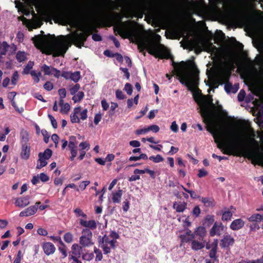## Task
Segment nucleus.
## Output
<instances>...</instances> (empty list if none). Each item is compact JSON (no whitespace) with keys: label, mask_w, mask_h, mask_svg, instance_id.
Masks as SVG:
<instances>
[{"label":"nucleus","mask_w":263,"mask_h":263,"mask_svg":"<svg viewBox=\"0 0 263 263\" xmlns=\"http://www.w3.org/2000/svg\"><path fill=\"white\" fill-rule=\"evenodd\" d=\"M179 238L182 243H187L192 241L194 239L193 236H190L184 234H181L179 235Z\"/></svg>","instance_id":"58836bf2"},{"label":"nucleus","mask_w":263,"mask_h":263,"mask_svg":"<svg viewBox=\"0 0 263 263\" xmlns=\"http://www.w3.org/2000/svg\"><path fill=\"white\" fill-rule=\"evenodd\" d=\"M70 109V105L68 103H65L64 105H63L61 107V112L62 113L63 112H64V113L67 114L69 111Z\"/></svg>","instance_id":"e2e57ef3"},{"label":"nucleus","mask_w":263,"mask_h":263,"mask_svg":"<svg viewBox=\"0 0 263 263\" xmlns=\"http://www.w3.org/2000/svg\"><path fill=\"white\" fill-rule=\"evenodd\" d=\"M48 117L51 121L52 127L54 128H57L58 127V124L54 118L51 115L49 114L48 115Z\"/></svg>","instance_id":"0e129e2a"},{"label":"nucleus","mask_w":263,"mask_h":263,"mask_svg":"<svg viewBox=\"0 0 263 263\" xmlns=\"http://www.w3.org/2000/svg\"><path fill=\"white\" fill-rule=\"evenodd\" d=\"M109 237V236L106 234L104 235L102 237L101 236L99 237V246L103 249L105 254L110 253L111 252L110 248L108 247L110 241Z\"/></svg>","instance_id":"9b49d317"},{"label":"nucleus","mask_w":263,"mask_h":263,"mask_svg":"<svg viewBox=\"0 0 263 263\" xmlns=\"http://www.w3.org/2000/svg\"><path fill=\"white\" fill-rule=\"evenodd\" d=\"M30 196H23L15 199V205L16 206L24 208L29 204Z\"/></svg>","instance_id":"6ab92c4d"},{"label":"nucleus","mask_w":263,"mask_h":263,"mask_svg":"<svg viewBox=\"0 0 263 263\" xmlns=\"http://www.w3.org/2000/svg\"><path fill=\"white\" fill-rule=\"evenodd\" d=\"M68 48V46L65 43L56 42L50 46V54H52L53 57H64Z\"/></svg>","instance_id":"0eeeda50"},{"label":"nucleus","mask_w":263,"mask_h":263,"mask_svg":"<svg viewBox=\"0 0 263 263\" xmlns=\"http://www.w3.org/2000/svg\"><path fill=\"white\" fill-rule=\"evenodd\" d=\"M84 97V93L83 91H79L76 96H74L72 99L74 103L80 102Z\"/></svg>","instance_id":"37998d69"},{"label":"nucleus","mask_w":263,"mask_h":263,"mask_svg":"<svg viewBox=\"0 0 263 263\" xmlns=\"http://www.w3.org/2000/svg\"><path fill=\"white\" fill-rule=\"evenodd\" d=\"M34 62L29 61L27 64L25 66L23 69V71H22L23 74H28L29 73L30 74L31 70L32 69L34 66Z\"/></svg>","instance_id":"2f4dec72"},{"label":"nucleus","mask_w":263,"mask_h":263,"mask_svg":"<svg viewBox=\"0 0 263 263\" xmlns=\"http://www.w3.org/2000/svg\"><path fill=\"white\" fill-rule=\"evenodd\" d=\"M138 49L140 52L146 49L150 54L156 58L159 57L161 59H171L173 61V57L170 52H164L160 54L158 46L148 41H141L138 45ZM172 65L175 68L179 65L183 68H187L192 70L191 74H184L179 78V80L182 84L186 86L189 90L193 91L198 84V76L199 72L195 62L193 61H189L186 63L182 61L178 64L173 61Z\"/></svg>","instance_id":"f257e3e1"},{"label":"nucleus","mask_w":263,"mask_h":263,"mask_svg":"<svg viewBox=\"0 0 263 263\" xmlns=\"http://www.w3.org/2000/svg\"><path fill=\"white\" fill-rule=\"evenodd\" d=\"M94 253L96 254V256L95 260L96 261H99L102 260L103 258V255L101 251L96 247L94 248Z\"/></svg>","instance_id":"09e8293b"},{"label":"nucleus","mask_w":263,"mask_h":263,"mask_svg":"<svg viewBox=\"0 0 263 263\" xmlns=\"http://www.w3.org/2000/svg\"><path fill=\"white\" fill-rule=\"evenodd\" d=\"M257 0H243L244 3L247 5H249L252 8L255 9L256 4H255Z\"/></svg>","instance_id":"bf43d9fd"},{"label":"nucleus","mask_w":263,"mask_h":263,"mask_svg":"<svg viewBox=\"0 0 263 263\" xmlns=\"http://www.w3.org/2000/svg\"><path fill=\"white\" fill-rule=\"evenodd\" d=\"M149 159L155 163H159L164 160V158L160 155L156 156H152L149 157Z\"/></svg>","instance_id":"a18cd8bd"},{"label":"nucleus","mask_w":263,"mask_h":263,"mask_svg":"<svg viewBox=\"0 0 263 263\" xmlns=\"http://www.w3.org/2000/svg\"><path fill=\"white\" fill-rule=\"evenodd\" d=\"M218 240L217 239H214L213 242V248L211 249L209 251V255L211 258H212L214 261H218V256H217V247H218Z\"/></svg>","instance_id":"b1692460"},{"label":"nucleus","mask_w":263,"mask_h":263,"mask_svg":"<svg viewBox=\"0 0 263 263\" xmlns=\"http://www.w3.org/2000/svg\"><path fill=\"white\" fill-rule=\"evenodd\" d=\"M206 234V231L204 227L199 226L193 232L194 238L198 239L199 240H204Z\"/></svg>","instance_id":"a211bd4d"},{"label":"nucleus","mask_w":263,"mask_h":263,"mask_svg":"<svg viewBox=\"0 0 263 263\" xmlns=\"http://www.w3.org/2000/svg\"><path fill=\"white\" fill-rule=\"evenodd\" d=\"M61 246L59 247L58 250L60 253H61L62 255L61 256V258L64 259L66 258L67 256V247L66 245L63 242V244H60Z\"/></svg>","instance_id":"f704fd0d"},{"label":"nucleus","mask_w":263,"mask_h":263,"mask_svg":"<svg viewBox=\"0 0 263 263\" xmlns=\"http://www.w3.org/2000/svg\"><path fill=\"white\" fill-rule=\"evenodd\" d=\"M116 98L119 100H123L125 98V96L120 89H118L116 91Z\"/></svg>","instance_id":"680f3d73"},{"label":"nucleus","mask_w":263,"mask_h":263,"mask_svg":"<svg viewBox=\"0 0 263 263\" xmlns=\"http://www.w3.org/2000/svg\"><path fill=\"white\" fill-rule=\"evenodd\" d=\"M42 249L44 253L46 255L53 254L55 251V247L53 243L50 242H44L42 245Z\"/></svg>","instance_id":"aec40b11"},{"label":"nucleus","mask_w":263,"mask_h":263,"mask_svg":"<svg viewBox=\"0 0 263 263\" xmlns=\"http://www.w3.org/2000/svg\"><path fill=\"white\" fill-rule=\"evenodd\" d=\"M246 92L243 89H241L237 96V99L238 101L242 102L244 100L246 96Z\"/></svg>","instance_id":"13d9d810"},{"label":"nucleus","mask_w":263,"mask_h":263,"mask_svg":"<svg viewBox=\"0 0 263 263\" xmlns=\"http://www.w3.org/2000/svg\"><path fill=\"white\" fill-rule=\"evenodd\" d=\"M180 187L186 192L189 193L190 194L191 197L193 199H196L198 198H199L200 196H199L194 191L189 190L187 189H186L185 187H184L183 185H181Z\"/></svg>","instance_id":"de8ad7c7"},{"label":"nucleus","mask_w":263,"mask_h":263,"mask_svg":"<svg viewBox=\"0 0 263 263\" xmlns=\"http://www.w3.org/2000/svg\"><path fill=\"white\" fill-rule=\"evenodd\" d=\"M124 90L126 91L128 95H131L133 92L132 85L130 83H126L124 86Z\"/></svg>","instance_id":"4d7b16f0"},{"label":"nucleus","mask_w":263,"mask_h":263,"mask_svg":"<svg viewBox=\"0 0 263 263\" xmlns=\"http://www.w3.org/2000/svg\"><path fill=\"white\" fill-rule=\"evenodd\" d=\"M80 88V84L78 83H77L73 86H72V87H71L69 89L70 94L71 95H74L76 93V92H77L79 91Z\"/></svg>","instance_id":"603ef678"},{"label":"nucleus","mask_w":263,"mask_h":263,"mask_svg":"<svg viewBox=\"0 0 263 263\" xmlns=\"http://www.w3.org/2000/svg\"><path fill=\"white\" fill-rule=\"evenodd\" d=\"M41 202L37 201L35 203V205H31L26 209L25 210L22 211L20 213V217H28L34 215L37 211L38 205H39Z\"/></svg>","instance_id":"4468645a"},{"label":"nucleus","mask_w":263,"mask_h":263,"mask_svg":"<svg viewBox=\"0 0 263 263\" xmlns=\"http://www.w3.org/2000/svg\"><path fill=\"white\" fill-rule=\"evenodd\" d=\"M130 22L129 21L124 22H121L114 27L115 33L119 34L124 39L128 38L132 35V32L128 29L130 25Z\"/></svg>","instance_id":"423d86ee"},{"label":"nucleus","mask_w":263,"mask_h":263,"mask_svg":"<svg viewBox=\"0 0 263 263\" xmlns=\"http://www.w3.org/2000/svg\"><path fill=\"white\" fill-rule=\"evenodd\" d=\"M123 194V191L119 190L117 192L112 193V200L114 203H119Z\"/></svg>","instance_id":"c756f323"},{"label":"nucleus","mask_w":263,"mask_h":263,"mask_svg":"<svg viewBox=\"0 0 263 263\" xmlns=\"http://www.w3.org/2000/svg\"><path fill=\"white\" fill-rule=\"evenodd\" d=\"M232 213L230 211H225L222 214V220L223 221H228L231 219Z\"/></svg>","instance_id":"3c124183"},{"label":"nucleus","mask_w":263,"mask_h":263,"mask_svg":"<svg viewBox=\"0 0 263 263\" xmlns=\"http://www.w3.org/2000/svg\"><path fill=\"white\" fill-rule=\"evenodd\" d=\"M22 138L25 140L24 143L22 144L21 157L24 160H27L30 155V144L28 143V138L27 137L25 138L24 136H23Z\"/></svg>","instance_id":"f8f14e48"},{"label":"nucleus","mask_w":263,"mask_h":263,"mask_svg":"<svg viewBox=\"0 0 263 263\" xmlns=\"http://www.w3.org/2000/svg\"><path fill=\"white\" fill-rule=\"evenodd\" d=\"M22 258V252L21 251H18L17 252V255L13 261V263H21Z\"/></svg>","instance_id":"774afa93"},{"label":"nucleus","mask_w":263,"mask_h":263,"mask_svg":"<svg viewBox=\"0 0 263 263\" xmlns=\"http://www.w3.org/2000/svg\"><path fill=\"white\" fill-rule=\"evenodd\" d=\"M73 238V236L70 232L66 233L63 237L64 241L68 243H70L72 242Z\"/></svg>","instance_id":"49530a36"},{"label":"nucleus","mask_w":263,"mask_h":263,"mask_svg":"<svg viewBox=\"0 0 263 263\" xmlns=\"http://www.w3.org/2000/svg\"><path fill=\"white\" fill-rule=\"evenodd\" d=\"M230 72H224L222 73L217 80L218 84L222 85L223 84H225V83L226 82H230L229 80L230 77Z\"/></svg>","instance_id":"c85d7f7f"},{"label":"nucleus","mask_w":263,"mask_h":263,"mask_svg":"<svg viewBox=\"0 0 263 263\" xmlns=\"http://www.w3.org/2000/svg\"><path fill=\"white\" fill-rule=\"evenodd\" d=\"M91 30L87 29L84 32H75L72 36L71 41L73 44L79 48L84 46Z\"/></svg>","instance_id":"6e6552de"},{"label":"nucleus","mask_w":263,"mask_h":263,"mask_svg":"<svg viewBox=\"0 0 263 263\" xmlns=\"http://www.w3.org/2000/svg\"><path fill=\"white\" fill-rule=\"evenodd\" d=\"M10 93L12 94L13 95V99L11 100V105L15 108V110L19 113H22L24 111V108L23 107L19 108L17 105L15 101L14 100V98L16 95V92L14 91H12L10 92Z\"/></svg>","instance_id":"c9c22d12"},{"label":"nucleus","mask_w":263,"mask_h":263,"mask_svg":"<svg viewBox=\"0 0 263 263\" xmlns=\"http://www.w3.org/2000/svg\"><path fill=\"white\" fill-rule=\"evenodd\" d=\"M52 155V151L49 148H47L44 151V153H40L39 156H41L44 158V159L48 160L51 158Z\"/></svg>","instance_id":"473e14b6"},{"label":"nucleus","mask_w":263,"mask_h":263,"mask_svg":"<svg viewBox=\"0 0 263 263\" xmlns=\"http://www.w3.org/2000/svg\"><path fill=\"white\" fill-rule=\"evenodd\" d=\"M31 40L33 41L35 46L37 48H40L41 47L45 45L48 42L45 35H35L34 37H32Z\"/></svg>","instance_id":"dca6fc26"},{"label":"nucleus","mask_w":263,"mask_h":263,"mask_svg":"<svg viewBox=\"0 0 263 263\" xmlns=\"http://www.w3.org/2000/svg\"><path fill=\"white\" fill-rule=\"evenodd\" d=\"M200 213L201 210L198 205L195 206L192 211V214L195 217H199Z\"/></svg>","instance_id":"6e6d98bb"},{"label":"nucleus","mask_w":263,"mask_h":263,"mask_svg":"<svg viewBox=\"0 0 263 263\" xmlns=\"http://www.w3.org/2000/svg\"><path fill=\"white\" fill-rule=\"evenodd\" d=\"M250 222H260L261 221V215L254 214L248 218Z\"/></svg>","instance_id":"ea45409f"},{"label":"nucleus","mask_w":263,"mask_h":263,"mask_svg":"<svg viewBox=\"0 0 263 263\" xmlns=\"http://www.w3.org/2000/svg\"><path fill=\"white\" fill-rule=\"evenodd\" d=\"M79 146L80 147V150L82 151H84V149L88 151L90 148V144L87 142L80 143Z\"/></svg>","instance_id":"864d4df0"},{"label":"nucleus","mask_w":263,"mask_h":263,"mask_svg":"<svg viewBox=\"0 0 263 263\" xmlns=\"http://www.w3.org/2000/svg\"><path fill=\"white\" fill-rule=\"evenodd\" d=\"M44 88L46 90L50 91L53 89V85L51 82L47 81L44 85Z\"/></svg>","instance_id":"69168bd1"},{"label":"nucleus","mask_w":263,"mask_h":263,"mask_svg":"<svg viewBox=\"0 0 263 263\" xmlns=\"http://www.w3.org/2000/svg\"><path fill=\"white\" fill-rule=\"evenodd\" d=\"M83 247L81 245L78 243H74L72 245L71 248V251L69 252L68 257H81Z\"/></svg>","instance_id":"412c9836"},{"label":"nucleus","mask_w":263,"mask_h":263,"mask_svg":"<svg viewBox=\"0 0 263 263\" xmlns=\"http://www.w3.org/2000/svg\"><path fill=\"white\" fill-rule=\"evenodd\" d=\"M93 257V254L91 253H85L82 254V258L83 260H87V261H90L91 260Z\"/></svg>","instance_id":"052dcab7"},{"label":"nucleus","mask_w":263,"mask_h":263,"mask_svg":"<svg viewBox=\"0 0 263 263\" xmlns=\"http://www.w3.org/2000/svg\"><path fill=\"white\" fill-rule=\"evenodd\" d=\"M246 157L251 160V163L263 166V153L258 149H252L247 152Z\"/></svg>","instance_id":"1a4fd4ad"},{"label":"nucleus","mask_w":263,"mask_h":263,"mask_svg":"<svg viewBox=\"0 0 263 263\" xmlns=\"http://www.w3.org/2000/svg\"><path fill=\"white\" fill-rule=\"evenodd\" d=\"M54 67L49 66L46 64H44L41 67V70L44 72L45 75L50 76L52 74V69H54Z\"/></svg>","instance_id":"72a5a7b5"},{"label":"nucleus","mask_w":263,"mask_h":263,"mask_svg":"<svg viewBox=\"0 0 263 263\" xmlns=\"http://www.w3.org/2000/svg\"><path fill=\"white\" fill-rule=\"evenodd\" d=\"M39 179L44 182H47L49 180V177L45 173H41L40 174Z\"/></svg>","instance_id":"338daca9"},{"label":"nucleus","mask_w":263,"mask_h":263,"mask_svg":"<svg viewBox=\"0 0 263 263\" xmlns=\"http://www.w3.org/2000/svg\"><path fill=\"white\" fill-rule=\"evenodd\" d=\"M212 135L215 142H220L225 146L223 153L228 155L240 156L243 152V138L238 132L234 130L221 131L208 128Z\"/></svg>","instance_id":"f03ea898"},{"label":"nucleus","mask_w":263,"mask_h":263,"mask_svg":"<svg viewBox=\"0 0 263 263\" xmlns=\"http://www.w3.org/2000/svg\"><path fill=\"white\" fill-rule=\"evenodd\" d=\"M73 212L75 213L77 217H82L86 219L87 217V215L84 213L83 211L80 208H76L74 210Z\"/></svg>","instance_id":"8fccbe9b"},{"label":"nucleus","mask_w":263,"mask_h":263,"mask_svg":"<svg viewBox=\"0 0 263 263\" xmlns=\"http://www.w3.org/2000/svg\"><path fill=\"white\" fill-rule=\"evenodd\" d=\"M201 201L207 207H213L215 205L214 200L212 198L202 197Z\"/></svg>","instance_id":"7c9ffc66"},{"label":"nucleus","mask_w":263,"mask_h":263,"mask_svg":"<svg viewBox=\"0 0 263 263\" xmlns=\"http://www.w3.org/2000/svg\"><path fill=\"white\" fill-rule=\"evenodd\" d=\"M30 74L32 77L33 80L35 83H37L39 82L40 77L42 75V73L40 71L37 73L35 70H32L30 72Z\"/></svg>","instance_id":"79ce46f5"},{"label":"nucleus","mask_w":263,"mask_h":263,"mask_svg":"<svg viewBox=\"0 0 263 263\" xmlns=\"http://www.w3.org/2000/svg\"><path fill=\"white\" fill-rule=\"evenodd\" d=\"M82 235L79 238V243L83 247H89L94 244L92 240V233L89 229H83Z\"/></svg>","instance_id":"9d476101"},{"label":"nucleus","mask_w":263,"mask_h":263,"mask_svg":"<svg viewBox=\"0 0 263 263\" xmlns=\"http://www.w3.org/2000/svg\"><path fill=\"white\" fill-rule=\"evenodd\" d=\"M80 224L84 227V229H89V231L96 230L97 228V224L96 220H85L82 219L79 220Z\"/></svg>","instance_id":"f3484780"},{"label":"nucleus","mask_w":263,"mask_h":263,"mask_svg":"<svg viewBox=\"0 0 263 263\" xmlns=\"http://www.w3.org/2000/svg\"><path fill=\"white\" fill-rule=\"evenodd\" d=\"M186 203L185 202H175L173 203V208L175 209L177 212H183L186 208Z\"/></svg>","instance_id":"bb28decb"},{"label":"nucleus","mask_w":263,"mask_h":263,"mask_svg":"<svg viewBox=\"0 0 263 263\" xmlns=\"http://www.w3.org/2000/svg\"><path fill=\"white\" fill-rule=\"evenodd\" d=\"M157 10L163 13L171 14L177 10V4L175 0H162L155 5Z\"/></svg>","instance_id":"39448f33"},{"label":"nucleus","mask_w":263,"mask_h":263,"mask_svg":"<svg viewBox=\"0 0 263 263\" xmlns=\"http://www.w3.org/2000/svg\"><path fill=\"white\" fill-rule=\"evenodd\" d=\"M239 88L238 83H236L234 85L230 82H226L224 85V90L228 93H235Z\"/></svg>","instance_id":"5701e85b"},{"label":"nucleus","mask_w":263,"mask_h":263,"mask_svg":"<svg viewBox=\"0 0 263 263\" xmlns=\"http://www.w3.org/2000/svg\"><path fill=\"white\" fill-rule=\"evenodd\" d=\"M254 17L258 22H263V12L261 10H255Z\"/></svg>","instance_id":"c03bdc74"},{"label":"nucleus","mask_w":263,"mask_h":263,"mask_svg":"<svg viewBox=\"0 0 263 263\" xmlns=\"http://www.w3.org/2000/svg\"><path fill=\"white\" fill-rule=\"evenodd\" d=\"M15 57L16 60L20 62H24L27 59L26 53L24 51H18Z\"/></svg>","instance_id":"e433bc0d"},{"label":"nucleus","mask_w":263,"mask_h":263,"mask_svg":"<svg viewBox=\"0 0 263 263\" xmlns=\"http://www.w3.org/2000/svg\"><path fill=\"white\" fill-rule=\"evenodd\" d=\"M18 78L19 76L17 71H15L11 78V83L13 85H15L16 84V82L18 80Z\"/></svg>","instance_id":"5fc2aeb1"},{"label":"nucleus","mask_w":263,"mask_h":263,"mask_svg":"<svg viewBox=\"0 0 263 263\" xmlns=\"http://www.w3.org/2000/svg\"><path fill=\"white\" fill-rule=\"evenodd\" d=\"M205 240H199L198 239L194 238L191 242V248L195 251L201 250L205 247Z\"/></svg>","instance_id":"4be33fe9"},{"label":"nucleus","mask_w":263,"mask_h":263,"mask_svg":"<svg viewBox=\"0 0 263 263\" xmlns=\"http://www.w3.org/2000/svg\"><path fill=\"white\" fill-rule=\"evenodd\" d=\"M81 79L80 72L79 71L74 72H71L70 80L73 81L74 82H78Z\"/></svg>","instance_id":"4c0bfd02"},{"label":"nucleus","mask_w":263,"mask_h":263,"mask_svg":"<svg viewBox=\"0 0 263 263\" xmlns=\"http://www.w3.org/2000/svg\"><path fill=\"white\" fill-rule=\"evenodd\" d=\"M235 240L230 235H224L220 241V247L221 248H229L230 246H233Z\"/></svg>","instance_id":"2eb2a0df"},{"label":"nucleus","mask_w":263,"mask_h":263,"mask_svg":"<svg viewBox=\"0 0 263 263\" xmlns=\"http://www.w3.org/2000/svg\"><path fill=\"white\" fill-rule=\"evenodd\" d=\"M210 5L214 8H217L218 5L223 4L224 6L230 7L231 4V0H209Z\"/></svg>","instance_id":"393cba45"},{"label":"nucleus","mask_w":263,"mask_h":263,"mask_svg":"<svg viewBox=\"0 0 263 263\" xmlns=\"http://www.w3.org/2000/svg\"><path fill=\"white\" fill-rule=\"evenodd\" d=\"M49 14L55 23L60 22L64 25L74 23L78 18V11L73 8L63 9L55 7L49 11Z\"/></svg>","instance_id":"7ed1b4c3"},{"label":"nucleus","mask_w":263,"mask_h":263,"mask_svg":"<svg viewBox=\"0 0 263 263\" xmlns=\"http://www.w3.org/2000/svg\"><path fill=\"white\" fill-rule=\"evenodd\" d=\"M202 105L201 107V115L205 120L211 123H213V118L216 116L215 114L212 112L210 106L215 108L216 106L213 103V99L211 96L210 97L209 100H203L202 101Z\"/></svg>","instance_id":"20e7f679"},{"label":"nucleus","mask_w":263,"mask_h":263,"mask_svg":"<svg viewBox=\"0 0 263 263\" xmlns=\"http://www.w3.org/2000/svg\"><path fill=\"white\" fill-rule=\"evenodd\" d=\"M214 216L208 215L203 219L202 224L204 227H210L214 222Z\"/></svg>","instance_id":"cd10ccee"},{"label":"nucleus","mask_w":263,"mask_h":263,"mask_svg":"<svg viewBox=\"0 0 263 263\" xmlns=\"http://www.w3.org/2000/svg\"><path fill=\"white\" fill-rule=\"evenodd\" d=\"M245 222L240 218L233 220L230 224V228L234 231L241 229L243 227Z\"/></svg>","instance_id":"a878e982"},{"label":"nucleus","mask_w":263,"mask_h":263,"mask_svg":"<svg viewBox=\"0 0 263 263\" xmlns=\"http://www.w3.org/2000/svg\"><path fill=\"white\" fill-rule=\"evenodd\" d=\"M47 164V162L46 159H44V158L41 157V156H39V159L37 160V163L36 165L37 169H41L42 167L45 166Z\"/></svg>","instance_id":"a19ab883"},{"label":"nucleus","mask_w":263,"mask_h":263,"mask_svg":"<svg viewBox=\"0 0 263 263\" xmlns=\"http://www.w3.org/2000/svg\"><path fill=\"white\" fill-rule=\"evenodd\" d=\"M224 227L221 222H215L211 230L209 233L211 237L215 235L220 236L224 231Z\"/></svg>","instance_id":"ddd939ff"}]
</instances>
